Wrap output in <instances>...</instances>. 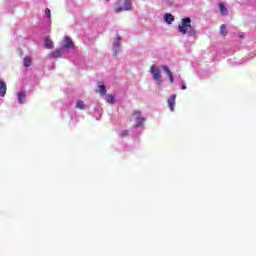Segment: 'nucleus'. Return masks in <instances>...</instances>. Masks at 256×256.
<instances>
[{
	"instance_id": "1",
	"label": "nucleus",
	"mask_w": 256,
	"mask_h": 256,
	"mask_svg": "<svg viewBox=\"0 0 256 256\" xmlns=\"http://www.w3.org/2000/svg\"><path fill=\"white\" fill-rule=\"evenodd\" d=\"M189 29H194L193 26H191V18L186 17L182 19V25L178 26V31L181 33V35H187V32Z\"/></svg>"
},
{
	"instance_id": "2",
	"label": "nucleus",
	"mask_w": 256,
	"mask_h": 256,
	"mask_svg": "<svg viewBox=\"0 0 256 256\" xmlns=\"http://www.w3.org/2000/svg\"><path fill=\"white\" fill-rule=\"evenodd\" d=\"M131 121H135L134 129H139V127H143V123H145V118L141 116V111L136 110L133 112L131 116Z\"/></svg>"
},
{
	"instance_id": "3",
	"label": "nucleus",
	"mask_w": 256,
	"mask_h": 256,
	"mask_svg": "<svg viewBox=\"0 0 256 256\" xmlns=\"http://www.w3.org/2000/svg\"><path fill=\"white\" fill-rule=\"evenodd\" d=\"M118 7L114 8L115 13H121V11H131V0H120Z\"/></svg>"
},
{
	"instance_id": "4",
	"label": "nucleus",
	"mask_w": 256,
	"mask_h": 256,
	"mask_svg": "<svg viewBox=\"0 0 256 256\" xmlns=\"http://www.w3.org/2000/svg\"><path fill=\"white\" fill-rule=\"evenodd\" d=\"M150 73H152L154 81H156L158 85H161V83H163V79L161 78V70H159V67L152 65L150 67Z\"/></svg>"
},
{
	"instance_id": "5",
	"label": "nucleus",
	"mask_w": 256,
	"mask_h": 256,
	"mask_svg": "<svg viewBox=\"0 0 256 256\" xmlns=\"http://www.w3.org/2000/svg\"><path fill=\"white\" fill-rule=\"evenodd\" d=\"M175 99H177V96L172 94L167 100L170 111H175Z\"/></svg>"
},
{
	"instance_id": "6",
	"label": "nucleus",
	"mask_w": 256,
	"mask_h": 256,
	"mask_svg": "<svg viewBox=\"0 0 256 256\" xmlns=\"http://www.w3.org/2000/svg\"><path fill=\"white\" fill-rule=\"evenodd\" d=\"M64 47L65 49H73V47H75L73 40H71L69 36L64 37Z\"/></svg>"
},
{
	"instance_id": "7",
	"label": "nucleus",
	"mask_w": 256,
	"mask_h": 256,
	"mask_svg": "<svg viewBox=\"0 0 256 256\" xmlns=\"http://www.w3.org/2000/svg\"><path fill=\"white\" fill-rule=\"evenodd\" d=\"M49 55L52 59H59V57L63 55V50L62 49L55 50L51 52Z\"/></svg>"
},
{
	"instance_id": "8",
	"label": "nucleus",
	"mask_w": 256,
	"mask_h": 256,
	"mask_svg": "<svg viewBox=\"0 0 256 256\" xmlns=\"http://www.w3.org/2000/svg\"><path fill=\"white\" fill-rule=\"evenodd\" d=\"M7 93V84L0 80V97H3Z\"/></svg>"
},
{
	"instance_id": "9",
	"label": "nucleus",
	"mask_w": 256,
	"mask_h": 256,
	"mask_svg": "<svg viewBox=\"0 0 256 256\" xmlns=\"http://www.w3.org/2000/svg\"><path fill=\"white\" fill-rule=\"evenodd\" d=\"M163 71H165V73L168 75L169 80L171 83L175 82V79L173 78V73L171 72V70L169 69V67L167 66H162Z\"/></svg>"
},
{
	"instance_id": "10",
	"label": "nucleus",
	"mask_w": 256,
	"mask_h": 256,
	"mask_svg": "<svg viewBox=\"0 0 256 256\" xmlns=\"http://www.w3.org/2000/svg\"><path fill=\"white\" fill-rule=\"evenodd\" d=\"M23 64H24V67H31V65H33V58L31 56H26L23 59Z\"/></svg>"
},
{
	"instance_id": "11",
	"label": "nucleus",
	"mask_w": 256,
	"mask_h": 256,
	"mask_svg": "<svg viewBox=\"0 0 256 256\" xmlns=\"http://www.w3.org/2000/svg\"><path fill=\"white\" fill-rule=\"evenodd\" d=\"M164 21H166L168 23V25H171V23H173V21H175V17H173L172 14H165Z\"/></svg>"
},
{
	"instance_id": "12",
	"label": "nucleus",
	"mask_w": 256,
	"mask_h": 256,
	"mask_svg": "<svg viewBox=\"0 0 256 256\" xmlns=\"http://www.w3.org/2000/svg\"><path fill=\"white\" fill-rule=\"evenodd\" d=\"M25 97H26L25 91H20L18 93V101L21 105H23V103H25Z\"/></svg>"
},
{
	"instance_id": "13",
	"label": "nucleus",
	"mask_w": 256,
	"mask_h": 256,
	"mask_svg": "<svg viewBox=\"0 0 256 256\" xmlns=\"http://www.w3.org/2000/svg\"><path fill=\"white\" fill-rule=\"evenodd\" d=\"M218 7L220 9L221 15H227V7L225 6L224 3H218Z\"/></svg>"
},
{
	"instance_id": "14",
	"label": "nucleus",
	"mask_w": 256,
	"mask_h": 256,
	"mask_svg": "<svg viewBox=\"0 0 256 256\" xmlns=\"http://www.w3.org/2000/svg\"><path fill=\"white\" fill-rule=\"evenodd\" d=\"M44 47H46V49H53V41H51V39L49 38H46L44 42Z\"/></svg>"
},
{
	"instance_id": "15",
	"label": "nucleus",
	"mask_w": 256,
	"mask_h": 256,
	"mask_svg": "<svg viewBox=\"0 0 256 256\" xmlns=\"http://www.w3.org/2000/svg\"><path fill=\"white\" fill-rule=\"evenodd\" d=\"M114 49H119L121 47V36L116 35V41L114 42Z\"/></svg>"
},
{
	"instance_id": "16",
	"label": "nucleus",
	"mask_w": 256,
	"mask_h": 256,
	"mask_svg": "<svg viewBox=\"0 0 256 256\" xmlns=\"http://www.w3.org/2000/svg\"><path fill=\"white\" fill-rule=\"evenodd\" d=\"M186 33L188 37H197V30L195 28H190Z\"/></svg>"
},
{
	"instance_id": "17",
	"label": "nucleus",
	"mask_w": 256,
	"mask_h": 256,
	"mask_svg": "<svg viewBox=\"0 0 256 256\" xmlns=\"http://www.w3.org/2000/svg\"><path fill=\"white\" fill-rule=\"evenodd\" d=\"M227 26H225V24H222L220 26V34L223 36V37H227Z\"/></svg>"
},
{
	"instance_id": "18",
	"label": "nucleus",
	"mask_w": 256,
	"mask_h": 256,
	"mask_svg": "<svg viewBox=\"0 0 256 256\" xmlns=\"http://www.w3.org/2000/svg\"><path fill=\"white\" fill-rule=\"evenodd\" d=\"M75 107H76V109H80L81 111H83L85 109V102L80 100V101L76 102Z\"/></svg>"
},
{
	"instance_id": "19",
	"label": "nucleus",
	"mask_w": 256,
	"mask_h": 256,
	"mask_svg": "<svg viewBox=\"0 0 256 256\" xmlns=\"http://www.w3.org/2000/svg\"><path fill=\"white\" fill-rule=\"evenodd\" d=\"M99 91H100V95H106L107 94V88L105 87V85H100L98 86Z\"/></svg>"
},
{
	"instance_id": "20",
	"label": "nucleus",
	"mask_w": 256,
	"mask_h": 256,
	"mask_svg": "<svg viewBox=\"0 0 256 256\" xmlns=\"http://www.w3.org/2000/svg\"><path fill=\"white\" fill-rule=\"evenodd\" d=\"M107 102L108 103H115V96H113L112 94H108L107 95Z\"/></svg>"
},
{
	"instance_id": "21",
	"label": "nucleus",
	"mask_w": 256,
	"mask_h": 256,
	"mask_svg": "<svg viewBox=\"0 0 256 256\" xmlns=\"http://www.w3.org/2000/svg\"><path fill=\"white\" fill-rule=\"evenodd\" d=\"M45 13H46L48 19H51V10L49 8L45 9Z\"/></svg>"
},
{
	"instance_id": "22",
	"label": "nucleus",
	"mask_w": 256,
	"mask_h": 256,
	"mask_svg": "<svg viewBox=\"0 0 256 256\" xmlns=\"http://www.w3.org/2000/svg\"><path fill=\"white\" fill-rule=\"evenodd\" d=\"M238 37H239L240 39H245V33H243V32H238Z\"/></svg>"
},
{
	"instance_id": "23",
	"label": "nucleus",
	"mask_w": 256,
	"mask_h": 256,
	"mask_svg": "<svg viewBox=\"0 0 256 256\" xmlns=\"http://www.w3.org/2000/svg\"><path fill=\"white\" fill-rule=\"evenodd\" d=\"M127 135H129V132H128V131H124V132L121 134V137H127Z\"/></svg>"
},
{
	"instance_id": "24",
	"label": "nucleus",
	"mask_w": 256,
	"mask_h": 256,
	"mask_svg": "<svg viewBox=\"0 0 256 256\" xmlns=\"http://www.w3.org/2000/svg\"><path fill=\"white\" fill-rule=\"evenodd\" d=\"M185 89H187V85L182 84V91H185Z\"/></svg>"
}]
</instances>
